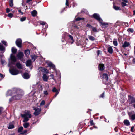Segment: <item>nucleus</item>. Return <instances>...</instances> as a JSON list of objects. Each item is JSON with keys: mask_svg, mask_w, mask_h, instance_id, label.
<instances>
[{"mask_svg": "<svg viewBox=\"0 0 135 135\" xmlns=\"http://www.w3.org/2000/svg\"><path fill=\"white\" fill-rule=\"evenodd\" d=\"M16 91V94L15 95L12 97L11 98L9 99L10 101L11 100H18L21 98L22 95L23 94V91L21 89L16 90L15 89L13 90H9L7 92V95H12L10 94L11 93H14L15 91Z\"/></svg>", "mask_w": 135, "mask_h": 135, "instance_id": "obj_1", "label": "nucleus"}, {"mask_svg": "<svg viewBox=\"0 0 135 135\" xmlns=\"http://www.w3.org/2000/svg\"><path fill=\"white\" fill-rule=\"evenodd\" d=\"M10 59L11 61L8 64L9 67H10V68L9 69L10 72L11 74L13 75H16L18 74L19 73V71L18 70L12 68L11 65L14 64L15 62L16 61L17 59L16 57L12 54L10 55Z\"/></svg>", "mask_w": 135, "mask_h": 135, "instance_id": "obj_2", "label": "nucleus"}, {"mask_svg": "<svg viewBox=\"0 0 135 135\" xmlns=\"http://www.w3.org/2000/svg\"><path fill=\"white\" fill-rule=\"evenodd\" d=\"M24 113L23 114H21L22 117L23 118H24V119L23 120V122H24L28 121L29 120V118H31L32 117L30 114V111L28 110H25Z\"/></svg>", "mask_w": 135, "mask_h": 135, "instance_id": "obj_3", "label": "nucleus"}, {"mask_svg": "<svg viewBox=\"0 0 135 135\" xmlns=\"http://www.w3.org/2000/svg\"><path fill=\"white\" fill-rule=\"evenodd\" d=\"M93 16L94 18L99 21L103 26H105V25H107V24L104 23L102 22V20L99 14L94 13L93 15Z\"/></svg>", "mask_w": 135, "mask_h": 135, "instance_id": "obj_4", "label": "nucleus"}, {"mask_svg": "<svg viewBox=\"0 0 135 135\" xmlns=\"http://www.w3.org/2000/svg\"><path fill=\"white\" fill-rule=\"evenodd\" d=\"M32 88L36 90V92L39 91L40 89L42 90V86L41 85H39L38 83H36V85H34L32 86Z\"/></svg>", "mask_w": 135, "mask_h": 135, "instance_id": "obj_5", "label": "nucleus"}, {"mask_svg": "<svg viewBox=\"0 0 135 135\" xmlns=\"http://www.w3.org/2000/svg\"><path fill=\"white\" fill-rule=\"evenodd\" d=\"M33 108L35 111L33 114L35 116H36L40 114V112L41 110V108L35 107H33Z\"/></svg>", "mask_w": 135, "mask_h": 135, "instance_id": "obj_6", "label": "nucleus"}, {"mask_svg": "<svg viewBox=\"0 0 135 135\" xmlns=\"http://www.w3.org/2000/svg\"><path fill=\"white\" fill-rule=\"evenodd\" d=\"M103 81L104 83L105 84H107V83L106 81L104 82V81L105 80L107 81L108 80V75L106 74H103Z\"/></svg>", "mask_w": 135, "mask_h": 135, "instance_id": "obj_7", "label": "nucleus"}, {"mask_svg": "<svg viewBox=\"0 0 135 135\" xmlns=\"http://www.w3.org/2000/svg\"><path fill=\"white\" fill-rule=\"evenodd\" d=\"M16 43L18 47H21L22 40L21 39L17 40L16 41Z\"/></svg>", "mask_w": 135, "mask_h": 135, "instance_id": "obj_8", "label": "nucleus"}, {"mask_svg": "<svg viewBox=\"0 0 135 135\" xmlns=\"http://www.w3.org/2000/svg\"><path fill=\"white\" fill-rule=\"evenodd\" d=\"M47 74H43L42 77L43 81H44L47 82L48 81V76Z\"/></svg>", "mask_w": 135, "mask_h": 135, "instance_id": "obj_9", "label": "nucleus"}, {"mask_svg": "<svg viewBox=\"0 0 135 135\" xmlns=\"http://www.w3.org/2000/svg\"><path fill=\"white\" fill-rule=\"evenodd\" d=\"M39 70L43 72L44 74H47L48 73V70L44 68L40 67L39 68Z\"/></svg>", "mask_w": 135, "mask_h": 135, "instance_id": "obj_10", "label": "nucleus"}, {"mask_svg": "<svg viewBox=\"0 0 135 135\" xmlns=\"http://www.w3.org/2000/svg\"><path fill=\"white\" fill-rule=\"evenodd\" d=\"M104 69V65L103 64H100L99 66V69L100 70L102 71Z\"/></svg>", "mask_w": 135, "mask_h": 135, "instance_id": "obj_11", "label": "nucleus"}, {"mask_svg": "<svg viewBox=\"0 0 135 135\" xmlns=\"http://www.w3.org/2000/svg\"><path fill=\"white\" fill-rule=\"evenodd\" d=\"M23 54L22 52H20L18 53L17 56L18 58L20 59L23 57Z\"/></svg>", "mask_w": 135, "mask_h": 135, "instance_id": "obj_12", "label": "nucleus"}, {"mask_svg": "<svg viewBox=\"0 0 135 135\" xmlns=\"http://www.w3.org/2000/svg\"><path fill=\"white\" fill-rule=\"evenodd\" d=\"M30 77V75L29 74L27 73H24L23 75V78L26 79H28Z\"/></svg>", "mask_w": 135, "mask_h": 135, "instance_id": "obj_13", "label": "nucleus"}, {"mask_svg": "<svg viewBox=\"0 0 135 135\" xmlns=\"http://www.w3.org/2000/svg\"><path fill=\"white\" fill-rule=\"evenodd\" d=\"M14 127V123L13 122L10 123L9 124L8 128L9 129H11L13 128Z\"/></svg>", "mask_w": 135, "mask_h": 135, "instance_id": "obj_14", "label": "nucleus"}, {"mask_svg": "<svg viewBox=\"0 0 135 135\" xmlns=\"http://www.w3.org/2000/svg\"><path fill=\"white\" fill-rule=\"evenodd\" d=\"M130 45L129 42H128L127 41H125L123 45H122V46L124 48L128 47Z\"/></svg>", "mask_w": 135, "mask_h": 135, "instance_id": "obj_15", "label": "nucleus"}, {"mask_svg": "<svg viewBox=\"0 0 135 135\" xmlns=\"http://www.w3.org/2000/svg\"><path fill=\"white\" fill-rule=\"evenodd\" d=\"M0 50L4 52L5 50V48L0 43Z\"/></svg>", "mask_w": 135, "mask_h": 135, "instance_id": "obj_16", "label": "nucleus"}, {"mask_svg": "<svg viewBox=\"0 0 135 135\" xmlns=\"http://www.w3.org/2000/svg\"><path fill=\"white\" fill-rule=\"evenodd\" d=\"M32 63L31 61V60H27L26 63V65L27 66H30Z\"/></svg>", "mask_w": 135, "mask_h": 135, "instance_id": "obj_17", "label": "nucleus"}, {"mask_svg": "<svg viewBox=\"0 0 135 135\" xmlns=\"http://www.w3.org/2000/svg\"><path fill=\"white\" fill-rule=\"evenodd\" d=\"M129 100L131 104L135 103V98L133 97H131L129 99Z\"/></svg>", "mask_w": 135, "mask_h": 135, "instance_id": "obj_18", "label": "nucleus"}, {"mask_svg": "<svg viewBox=\"0 0 135 135\" xmlns=\"http://www.w3.org/2000/svg\"><path fill=\"white\" fill-rule=\"evenodd\" d=\"M124 123L126 126H129L130 124V122L129 120H126L124 121Z\"/></svg>", "mask_w": 135, "mask_h": 135, "instance_id": "obj_19", "label": "nucleus"}, {"mask_svg": "<svg viewBox=\"0 0 135 135\" xmlns=\"http://www.w3.org/2000/svg\"><path fill=\"white\" fill-rule=\"evenodd\" d=\"M37 11L35 10H34L31 12L32 15L33 16H36L37 14Z\"/></svg>", "mask_w": 135, "mask_h": 135, "instance_id": "obj_20", "label": "nucleus"}, {"mask_svg": "<svg viewBox=\"0 0 135 135\" xmlns=\"http://www.w3.org/2000/svg\"><path fill=\"white\" fill-rule=\"evenodd\" d=\"M108 52L112 54L113 52V49L112 47H109L108 49Z\"/></svg>", "mask_w": 135, "mask_h": 135, "instance_id": "obj_21", "label": "nucleus"}, {"mask_svg": "<svg viewBox=\"0 0 135 135\" xmlns=\"http://www.w3.org/2000/svg\"><path fill=\"white\" fill-rule=\"evenodd\" d=\"M16 66L17 68L19 69H21L22 68V66L19 63H17L16 64Z\"/></svg>", "mask_w": 135, "mask_h": 135, "instance_id": "obj_22", "label": "nucleus"}, {"mask_svg": "<svg viewBox=\"0 0 135 135\" xmlns=\"http://www.w3.org/2000/svg\"><path fill=\"white\" fill-rule=\"evenodd\" d=\"M29 124L28 123H25L23 124V126L25 128H27L29 126Z\"/></svg>", "mask_w": 135, "mask_h": 135, "instance_id": "obj_23", "label": "nucleus"}, {"mask_svg": "<svg viewBox=\"0 0 135 135\" xmlns=\"http://www.w3.org/2000/svg\"><path fill=\"white\" fill-rule=\"evenodd\" d=\"M48 65L50 67H52V68L53 69H54L55 68V65L53 64L51 62H49L48 63Z\"/></svg>", "mask_w": 135, "mask_h": 135, "instance_id": "obj_24", "label": "nucleus"}, {"mask_svg": "<svg viewBox=\"0 0 135 135\" xmlns=\"http://www.w3.org/2000/svg\"><path fill=\"white\" fill-rule=\"evenodd\" d=\"M11 50L12 52L14 54L15 53L17 52V49L14 47H12Z\"/></svg>", "mask_w": 135, "mask_h": 135, "instance_id": "obj_25", "label": "nucleus"}, {"mask_svg": "<svg viewBox=\"0 0 135 135\" xmlns=\"http://www.w3.org/2000/svg\"><path fill=\"white\" fill-rule=\"evenodd\" d=\"M88 38L89 39L92 41H94L95 40V38L92 36H88Z\"/></svg>", "mask_w": 135, "mask_h": 135, "instance_id": "obj_26", "label": "nucleus"}, {"mask_svg": "<svg viewBox=\"0 0 135 135\" xmlns=\"http://www.w3.org/2000/svg\"><path fill=\"white\" fill-rule=\"evenodd\" d=\"M25 54L27 56L30 54V52L29 50H27L25 51Z\"/></svg>", "mask_w": 135, "mask_h": 135, "instance_id": "obj_27", "label": "nucleus"}, {"mask_svg": "<svg viewBox=\"0 0 135 135\" xmlns=\"http://www.w3.org/2000/svg\"><path fill=\"white\" fill-rule=\"evenodd\" d=\"M69 39L72 41V42H71V44H72L74 42V40L73 37L70 35H69Z\"/></svg>", "mask_w": 135, "mask_h": 135, "instance_id": "obj_28", "label": "nucleus"}, {"mask_svg": "<svg viewBox=\"0 0 135 135\" xmlns=\"http://www.w3.org/2000/svg\"><path fill=\"white\" fill-rule=\"evenodd\" d=\"M52 91L53 92H59V90H57L55 87H54L52 89Z\"/></svg>", "mask_w": 135, "mask_h": 135, "instance_id": "obj_29", "label": "nucleus"}, {"mask_svg": "<svg viewBox=\"0 0 135 135\" xmlns=\"http://www.w3.org/2000/svg\"><path fill=\"white\" fill-rule=\"evenodd\" d=\"M23 128L22 127H20L18 130V132L20 133L22 132V130H23Z\"/></svg>", "mask_w": 135, "mask_h": 135, "instance_id": "obj_30", "label": "nucleus"}, {"mask_svg": "<svg viewBox=\"0 0 135 135\" xmlns=\"http://www.w3.org/2000/svg\"><path fill=\"white\" fill-rule=\"evenodd\" d=\"M13 0H10L9 1V5L10 7H12L13 4Z\"/></svg>", "mask_w": 135, "mask_h": 135, "instance_id": "obj_31", "label": "nucleus"}, {"mask_svg": "<svg viewBox=\"0 0 135 135\" xmlns=\"http://www.w3.org/2000/svg\"><path fill=\"white\" fill-rule=\"evenodd\" d=\"M113 8L115 9L116 10H120V8L118 7V6H113Z\"/></svg>", "mask_w": 135, "mask_h": 135, "instance_id": "obj_32", "label": "nucleus"}, {"mask_svg": "<svg viewBox=\"0 0 135 135\" xmlns=\"http://www.w3.org/2000/svg\"><path fill=\"white\" fill-rule=\"evenodd\" d=\"M113 44L114 46H117V42L116 41L114 40L113 41Z\"/></svg>", "mask_w": 135, "mask_h": 135, "instance_id": "obj_33", "label": "nucleus"}, {"mask_svg": "<svg viewBox=\"0 0 135 135\" xmlns=\"http://www.w3.org/2000/svg\"><path fill=\"white\" fill-rule=\"evenodd\" d=\"M121 5L122 7H124L127 5V4L123 2L121 3Z\"/></svg>", "mask_w": 135, "mask_h": 135, "instance_id": "obj_34", "label": "nucleus"}, {"mask_svg": "<svg viewBox=\"0 0 135 135\" xmlns=\"http://www.w3.org/2000/svg\"><path fill=\"white\" fill-rule=\"evenodd\" d=\"M127 31H130L131 33H133L134 31L131 28H129L127 30Z\"/></svg>", "mask_w": 135, "mask_h": 135, "instance_id": "obj_35", "label": "nucleus"}, {"mask_svg": "<svg viewBox=\"0 0 135 135\" xmlns=\"http://www.w3.org/2000/svg\"><path fill=\"white\" fill-rule=\"evenodd\" d=\"M131 118L133 120L135 119V114L132 115L131 116Z\"/></svg>", "mask_w": 135, "mask_h": 135, "instance_id": "obj_36", "label": "nucleus"}, {"mask_svg": "<svg viewBox=\"0 0 135 135\" xmlns=\"http://www.w3.org/2000/svg\"><path fill=\"white\" fill-rule=\"evenodd\" d=\"M123 25L126 27H127L128 26V24L127 23H124Z\"/></svg>", "mask_w": 135, "mask_h": 135, "instance_id": "obj_37", "label": "nucleus"}, {"mask_svg": "<svg viewBox=\"0 0 135 135\" xmlns=\"http://www.w3.org/2000/svg\"><path fill=\"white\" fill-rule=\"evenodd\" d=\"M13 15L12 14L9 13L8 15L7 16L10 18H12L13 16Z\"/></svg>", "mask_w": 135, "mask_h": 135, "instance_id": "obj_38", "label": "nucleus"}, {"mask_svg": "<svg viewBox=\"0 0 135 135\" xmlns=\"http://www.w3.org/2000/svg\"><path fill=\"white\" fill-rule=\"evenodd\" d=\"M50 77L51 78H50L49 79H54V80H55L54 78V75L52 74H51V75H50Z\"/></svg>", "mask_w": 135, "mask_h": 135, "instance_id": "obj_39", "label": "nucleus"}, {"mask_svg": "<svg viewBox=\"0 0 135 135\" xmlns=\"http://www.w3.org/2000/svg\"><path fill=\"white\" fill-rule=\"evenodd\" d=\"M91 28L92 29V31L94 32H96L97 31V30L95 28L92 27Z\"/></svg>", "mask_w": 135, "mask_h": 135, "instance_id": "obj_40", "label": "nucleus"}, {"mask_svg": "<svg viewBox=\"0 0 135 135\" xmlns=\"http://www.w3.org/2000/svg\"><path fill=\"white\" fill-rule=\"evenodd\" d=\"M45 104V102L44 100H42L40 104V105H44Z\"/></svg>", "mask_w": 135, "mask_h": 135, "instance_id": "obj_41", "label": "nucleus"}, {"mask_svg": "<svg viewBox=\"0 0 135 135\" xmlns=\"http://www.w3.org/2000/svg\"><path fill=\"white\" fill-rule=\"evenodd\" d=\"M26 18V17H25L21 18L20 19V20L21 21H23L25 20Z\"/></svg>", "mask_w": 135, "mask_h": 135, "instance_id": "obj_42", "label": "nucleus"}, {"mask_svg": "<svg viewBox=\"0 0 135 135\" xmlns=\"http://www.w3.org/2000/svg\"><path fill=\"white\" fill-rule=\"evenodd\" d=\"M40 23L42 25H45L46 24V23L45 22L43 21H41Z\"/></svg>", "mask_w": 135, "mask_h": 135, "instance_id": "obj_43", "label": "nucleus"}, {"mask_svg": "<svg viewBox=\"0 0 135 135\" xmlns=\"http://www.w3.org/2000/svg\"><path fill=\"white\" fill-rule=\"evenodd\" d=\"M1 62L2 65H4L5 64H6V62L5 60H2Z\"/></svg>", "mask_w": 135, "mask_h": 135, "instance_id": "obj_44", "label": "nucleus"}, {"mask_svg": "<svg viewBox=\"0 0 135 135\" xmlns=\"http://www.w3.org/2000/svg\"><path fill=\"white\" fill-rule=\"evenodd\" d=\"M2 42L3 44L4 45H7V43L5 41H2Z\"/></svg>", "mask_w": 135, "mask_h": 135, "instance_id": "obj_45", "label": "nucleus"}, {"mask_svg": "<svg viewBox=\"0 0 135 135\" xmlns=\"http://www.w3.org/2000/svg\"><path fill=\"white\" fill-rule=\"evenodd\" d=\"M44 94L45 95H47L48 94V93L47 91H44L43 92Z\"/></svg>", "mask_w": 135, "mask_h": 135, "instance_id": "obj_46", "label": "nucleus"}, {"mask_svg": "<svg viewBox=\"0 0 135 135\" xmlns=\"http://www.w3.org/2000/svg\"><path fill=\"white\" fill-rule=\"evenodd\" d=\"M86 26L90 28H91L92 27L89 24H88Z\"/></svg>", "mask_w": 135, "mask_h": 135, "instance_id": "obj_47", "label": "nucleus"}, {"mask_svg": "<svg viewBox=\"0 0 135 135\" xmlns=\"http://www.w3.org/2000/svg\"><path fill=\"white\" fill-rule=\"evenodd\" d=\"M31 58L32 59H33V61H34L35 59H36V57L35 56H31Z\"/></svg>", "mask_w": 135, "mask_h": 135, "instance_id": "obj_48", "label": "nucleus"}, {"mask_svg": "<svg viewBox=\"0 0 135 135\" xmlns=\"http://www.w3.org/2000/svg\"><path fill=\"white\" fill-rule=\"evenodd\" d=\"M90 124L91 126H92L94 125V124L93 120H91L90 122Z\"/></svg>", "mask_w": 135, "mask_h": 135, "instance_id": "obj_49", "label": "nucleus"}, {"mask_svg": "<svg viewBox=\"0 0 135 135\" xmlns=\"http://www.w3.org/2000/svg\"><path fill=\"white\" fill-rule=\"evenodd\" d=\"M104 92L102 93V94L100 96V97H104Z\"/></svg>", "mask_w": 135, "mask_h": 135, "instance_id": "obj_50", "label": "nucleus"}, {"mask_svg": "<svg viewBox=\"0 0 135 135\" xmlns=\"http://www.w3.org/2000/svg\"><path fill=\"white\" fill-rule=\"evenodd\" d=\"M81 19H82V18H79V17H78V18H76V21H79V20H81Z\"/></svg>", "mask_w": 135, "mask_h": 135, "instance_id": "obj_51", "label": "nucleus"}, {"mask_svg": "<svg viewBox=\"0 0 135 135\" xmlns=\"http://www.w3.org/2000/svg\"><path fill=\"white\" fill-rule=\"evenodd\" d=\"M66 5L67 6H68V0H66Z\"/></svg>", "mask_w": 135, "mask_h": 135, "instance_id": "obj_52", "label": "nucleus"}, {"mask_svg": "<svg viewBox=\"0 0 135 135\" xmlns=\"http://www.w3.org/2000/svg\"><path fill=\"white\" fill-rule=\"evenodd\" d=\"M6 12L8 13L10 12V10L8 8H7L6 9Z\"/></svg>", "mask_w": 135, "mask_h": 135, "instance_id": "obj_53", "label": "nucleus"}, {"mask_svg": "<svg viewBox=\"0 0 135 135\" xmlns=\"http://www.w3.org/2000/svg\"><path fill=\"white\" fill-rule=\"evenodd\" d=\"M134 128V126H132L131 127V132L133 131V129Z\"/></svg>", "mask_w": 135, "mask_h": 135, "instance_id": "obj_54", "label": "nucleus"}, {"mask_svg": "<svg viewBox=\"0 0 135 135\" xmlns=\"http://www.w3.org/2000/svg\"><path fill=\"white\" fill-rule=\"evenodd\" d=\"M3 110V108L2 107H0V114H1V112Z\"/></svg>", "mask_w": 135, "mask_h": 135, "instance_id": "obj_55", "label": "nucleus"}, {"mask_svg": "<svg viewBox=\"0 0 135 135\" xmlns=\"http://www.w3.org/2000/svg\"><path fill=\"white\" fill-rule=\"evenodd\" d=\"M18 11L20 13H21V15H23V13L21 11V10H19Z\"/></svg>", "mask_w": 135, "mask_h": 135, "instance_id": "obj_56", "label": "nucleus"}, {"mask_svg": "<svg viewBox=\"0 0 135 135\" xmlns=\"http://www.w3.org/2000/svg\"><path fill=\"white\" fill-rule=\"evenodd\" d=\"M27 132V130H25L23 131V133H22V134H24V133H26Z\"/></svg>", "mask_w": 135, "mask_h": 135, "instance_id": "obj_57", "label": "nucleus"}, {"mask_svg": "<svg viewBox=\"0 0 135 135\" xmlns=\"http://www.w3.org/2000/svg\"><path fill=\"white\" fill-rule=\"evenodd\" d=\"M21 4H22V5L23 6H25V4H24V2L23 1H22Z\"/></svg>", "mask_w": 135, "mask_h": 135, "instance_id": "obj_58", "label": "nucleus"}, {"mask_svg": "<svg viewBox=\"0 0 135 135\" xmlns=\"http://www.w3.org/2000/svg\"><path fill=\"white\" fill-rule=\"evenodd\" d=\"M122 1L126 3L128 2V1L127 0H122Z\"/></svg>", "mask_w": 135, "mask_h": 135, "instance_id": "obj_59", "label": "nucleus"}, {"mask_svg": "<svg viewBox=\"0 0 135 135\" xmlns=\"http://www.w3.org/2000/svg\"><path fill=\"white\" fill-rule=\"evenodd\" d=\"M59 93V92H58L56 93V94H55V95L54 96L55 97H56V96Z\"/></svg>", "mask_w": 135, "mask_h": 135, "instance_id": "obj_60", "label": "nucleus"}, {"mask_svg": "<svg viewBox=\"0 0 135 135\" xmlns=\"http://www.w3.org/2000/svg\"><path fill=\"white\" fill-rule=\"evenodd\" d=\"M31 1L32 0H27L26 2L27 3H28L29 2H30V1Z\"/></svg>", "mask_w": 135, "mask_h": 135, "instance_id": "obj_61", "label": "nucleus"}, {"mask_svg": "<svg viewBox=\"0 0 135 135\" xmlns=\"http://www.w3.org/2000/svg\"><path fill=\"white\" fill-rule=\"evenodd\" d=\"M0 76L1 78L3 77V75L1 73H0Z\"/></svg>", "mask_w": 135, "mask_h": 135, "instance_id": "obj_62", "label": "nucleus"}, {"mask_svg": "<svg viewBox=\"0 0 135 135\" xmlns=\"http://www.w3.org/2000/svg\"><path fill=\"white\" fill-rule=\"evenodd\" d=\"M99 50H98L97 51V54H98V55L99 54Z\"/></svg>", "mask_w": 135, "mask_h": 135, "instance_id": "obj_63", "label": "nucleus"}, {"mask_svg": "<svg viewBox=\"0 0 135 135\" xmlns=\"http://www.w3.org/2000/svg\"><path fill=\"white\" fill-rule=\"evenodd\" d=\"M133 61L134 63H135V58L133 59Z\"/></svg>", "mask_w": 135, "mask_h": 135, "instance_id": "obj_64", "label": "nucleus"}]
</instances>
